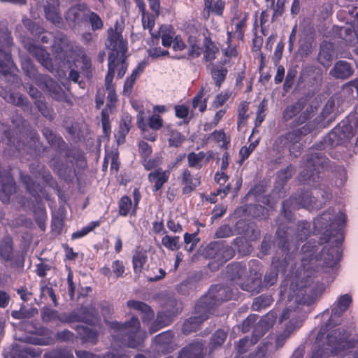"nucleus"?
<instances>
[{
  "label": "nucleus",
  "instance_id": "e433bc0d",
  "mask_svg": "<svg viewBox=\"0 0 358 358\" xmlns=\"http://www.w3.org/2000/svg\"><path fill=\"white\" fill-rule=\"evenodd\" d=\"M12 254V241L8 237L5 238L0 245L1 257L5 259H10Z\"/></svg>",
  "mask_w": 358,
  "mask_h": 358
},
{
  "label": "nucleus",
  "instance_id": "412c9836",
  "mask_svg": "<svg viewBox=\"0 0 358 358\" xmlns=\"http://www.w3.org/2000/svg\"><path fill=\"white\" fill-rule=\"evenodd\" d=\"M169 178V171L158 169L148 175L149 181L154 185L153 189L157 191L164 185Z\"/></svg>",
  "mask_w": 358,
  "mask_h": 358
},
{
  "label": "nucleus",
  "instance_id": "a18cd8bd",
  "mask_svg": "<svg viewBox=\"0 0 358 358\" xmlns=\"http://www.w3.org/2000/svg\"><path fill=\"white\" fill-rule=\"evenodd\" d=\"M184 241L185 243V248L187 251H192L198 242L199 241V238L196 234H187L186 233L184 236Z\"/></svg>",
  "mask_w": 358,
  "mask_h": 358
},
{
  "label": "nucleus",
  "instance_id": "423d86ee",
  "mask_svg": "<svg viewBox=\"0 0 358 358\" xmlns=\"http://www.w3.org/2000/svg\"><path fill=\"white\" fill-rule=\"evenodd\" d=\"M328 162V159L320 152H312L306 156L304 167L299 179L303 184L313 185L319 181L321 170Z\"/></svg>",
  "mask_w": 358,
  "mask_h": 358
},
{
  "label": "nucleus",
  "instance_id": "b1692460",
  "mask_svg": "<svg viewBox=\"0 0 358 358\" xmlns=\"http://www.w3.org/2000/svg\"><path fill=\"white\" fill-rule=\"evenodd\" d=\"M58 0H46L44 5V11L46 18L52 23L59 24L62 18L57 10Z\"/></svg>",
  "mask_w": 358,
  "mask_h": 358
},
{
  "label": "nucleus",
  "instance_id": "6ab92c4d",
  "mask_svg": "<svg viewBox=\"0 0 358 358\" xmlns=\"http://www.w3.org/2000/svg\"><path fill=\"white\" fill-rule=\"evenodd\" d=\"M234 16L231 19V26H234L235 34H237L238 38H242L243 36V29L246 26V20L248 13H243L236 7L233 10Z\"/></svg>",
  "mask_w": 358,
  "mask_h": 358
},
{
  "label": "nucleus",
  "instance_id": "20e7f679",
  "mask_svg": "<svg viewBox=\"0 0 358 358\" xmlns=\"http://www.w3.org/2000/svg\"><path fill=\"white\" fill-rule=\"evenodd\" d=\"M289 227L281 224L275 232V242L279 250L273 258L275 267L285 268L294 260L298 252V245L293 243Z\"/></svg>",
  "mask_w": 358,
  "mask_h": 358
},
{
  "label": "nucleus",
  "instance_id": "49530a36",
  "mask_svg": "<svg viewBox=\"0 0 358 358\" xmlns=\"http://www.w3.org/2000/svg\"><path fill=\"white\" fill-rule=\"evenodd\" d=\"M205 8L208 10V12L211 11L217 15H222L224 8L223 2L221 0H219L213 7H211V0H206Z\"/></svg>",
  "mask_w": 358,
  "mask_h": 358
},
{
  "label": "nucleus",
  "instance_id": "0eeeda50",
  "mask_svg": "<svg viewBox=\"0 0 358 358\" xmlns=\"http://www.w3.org/2000/svg\"><path fill=\"white\" fill-rule=\"evenodd\" d=\"M300 112H301V113L292 122V127H298L304 124L313 116L315 108L311 104L308 103L307 97H301L294 104L287 106L282 113L283 119L285 121H288Z\"/></svg>",
  "mask_w": 358,
  "mask_h": 358
},
{
  "label": "nucleus",
  "instance_id": "72a5a7b5",
  "mask_svg": "<svg viewBox=\"0 0 358 358\" xmlns=\"http://www.w3.org/2000/svg\"><path fill=\"white\" fill-rule=\"evenodd\" d=\"M43 80L45 83V87L51 92L52 96L57 99H59L63 96V89L57 85L52 78L43 77Z\"/></svg>",
  "mask_w": 358,
  "mask_h": 358
},
{
  "label": "nucleus",
  "instance_id": "6e6552de",
  "mask_svg": "<svg viewBox=\"0 0 358 358\" xmlns=\"http://www.w3.org/2000/svg\"><path fill=\"white\" fill-rule=\"evenodd\" d=\"M322 204L311 192H301L297 196H292L282 203V214L287 220L292 219V209L301 206L306 208H319Z\"/></svg>",
  "mask_w": 358,
  "mask_h": 358
},
{
  "label": "nucleus",
  "instance_id": "4d7b16f0",
  "mask_svg": "<svg viewBox=\"0 0 358 358\" xmlns=\"http://www.w3.org/2000/svg\"><path fill=\"white\" fill-rule=\"evenodd\" d=\"M145 263V257L141 254H137L133 257V266L136 273L141 272Z\"/></svg>",
  "mask_w": 358,
  "mask_h": 358
},
{
  "label": "nucleus",
  "instance_id": "c03bdc74",
  "mask_svg": "<svg viewBox=\"0 0 358 358\" xmlns=\"http://www.w3.org/2000/svg\"><path fill=\"white\" fill-rule=\"evenodd\" d=\"M205 155L203 152L198 153L191 152L187 156L189 166L200 167L201 162L203 159Z\"/></svg>",
  "mask_w": 358,
  "mask_h": 358
},
{
  "label": "nucleus",
  "instance_id": "774afa93",
  "mask_svg": "<svg viewBox=\"0 0 358 358\" xmlns=\"http://www.w3.org/2000/svg\"><path fill=\"white\" fill-rule=\"evenodd\" d=\"M211 342L213 347L221 346L224 343V331H217L214 334Z\"/></svg>",
  "mask_w": 358,
  "mask_h": 358
},
{
  "label": "nucleus",
  "instance_id": "ddd939ff",
  "mask_svg": "<svg viewBox=\"0 0 358 358\" xmlns=\"http://www.w3.org/2000/svg\"><path fill=\"white\" fill-rule=\"evenodd\" d=\"M352 303V297L346 294L341 296L336 303L331 307V317L327 324V326L336 325L337 323L334 322V317H339L344 312L347 310Z\"/></svg>",
  "mask_w": 358,
  "mask_h": 358
},
{
  "label": "nucleus",
  "instance_id": "bf43d9fd",
  "mask_svg": "<svg viewBox=\"0 0 358 358\" xmlns=\"http://www.w3.org/2000/svg\"><path fill=\"white\" fill-rule=\"evenodd\" d=\"M258 319V316L257 315H249L242 324V331L244 333L249 331L250 329L255 325L256 321Z\"/></svg>",
  "mask_w": 358,
  "mask_h": 358
},
{
  "label": "nucleus",
  "instance_id": "338daca9",
  "mask_svg": "<svg viewBox=\"0 0 358 358\" xmlns=\"http://www.w3.org/2000/svg\"><path fill=\"white\" fill-rule=\"evenodd\" d=\"M161 162L159 157H155L151 159L145 158L143 165L147 170H150L157 166Z\"/></svg>",
  "mask_w": 358,
  "mask_h": 358
},
{
  "label": "nucleus",
  "instance_id": "0e129e2a",
  "mask_svg": "<svg viewBox=\"0 0 358 358\" xmlns=\"http://www.w3.org/2000/svg\"><path fill=\"white\" fill-rule=\"evenodd\" d=\"M193 107L194 108H199L201 112H203L206 108V104L203 100V95L201 93L197 94L192 102Z\"/></svg>",
  "mask_w": 358,
  "mask_h": 358
},
{
  "label": "nucleus",
  "instance_id": "dca6fc26",
  "mask_svg": "<svg viewBox=\"0 0 358 358\" xmlns=\"http://www.w3.org/2000/svg\"><path fill=\"white\" fill-rule=\"evenodd\" d=\"M335 57V51L332 43L323 42L320 45L317 60L323 66L328 68L331 65Z\"/></svg>",
  "mask_w": 358,
  "mask_h": 358
},
{
  "label": "nucleus",
  "instance_id": "5fc2aeb1",
  "mask_svg": "<svg viewBox=\"0 0 358 358\" xmlns=\"http://www.w3.org/2000/svg\"><path fill=\"white\" fill-rule=\"evenodd\" d=\"M293 331L285 328V329L280 334L275 338V348L277 349L282 347L286 341V340L289 337L291 333Z\"/></svg>",
  "mask_w": 358,
  "mask_h": 358
},
{
  "label": "nucleus",
  "instance_id": "13d9d810",
  "mask_svg": "<svg viewBox=\"0 0 358 358\" xmlns=\"http://www.w3.org/2000/svg\"><path fill=\"white\" fill-rule=\"evenodd\" d=\"M173 334L171 332H163L155 337V341L161 345H167L172 341Z\"/></svg>",
  "mask_w": 358,
  "mask_h": 358
},
{
  "label": "nucleus",
  "instance_id": "58836bf2",
  "mask_svg": "<svg viewBox=\"0 0 358 358\" xmlns=\"http://www.w3.org/2000/svg\"><path fill=\"white\" fill-rule=\"evenodd\" d=\"M211 74L213 80L216 83V85L218 87H220L224 80L223 64L222 62H220L217 64H212Z\"/></svg>",
  "mask_w": 358,
  "mask_h": 358
},
{
  "label": "nucleus",
  "instance_id": "e2e57ef3",
  "mask_svg": "<svg viewBox=\"0 0 358 358\" xmlns=\"http://www.w3.org/2000/svg\"><path fill=\"white\" fill-rule=\"evenodd\" d=\"M149 57L152 58H158L166 56L169 54L168 50H162L161 48H151L148 50Z\"/></svg>",
  "mask_w": 358,
  "mask_h": 358
},
{
  "label": "nucleus",
  "instance_id": "69168bd1",
  "mask_svg": "<svg viewBox=\"0 0 358 358\" xmlns=\"http://www.w3.org/2000/svg\"><path fill=\"white\" fill-rule=\"evenodd\" d=\"M83 330L84 331L83 335L82 336L83 338L86 341H89L93 343H95L97 338L96 333L88 328H83Z\"/></svg>",
  "mask_w": 358,
  "mask_h": 358
},
{
  "label": "nucleus",
  "instance_id": "1a4fd4ad",
  "mask_svg": "<svg viewBox=\"0 0 358 358\" xmlns=\"http://www.w3.org/2000/svg\"><path fill=\"white\" fill-rule=\"evenodd\" d=\"M224 298V287L221 285L210 287L206 296L203 297L196 305L199 313L204 312L207 314L210 309L222 305Z\"/></svg>",
  "mask_w": 358,
  "mask_h": 358
},
{
  "label": "nucleus",
  "instance_id": "a211bd4d",
  "mask_svg": "<svg viewBox=\"0 0 358 358\" xmlns=\"http://www.w3.org/2000/svg\"><path fill=\"white\" fill-rule=\"evenodd\" d=\"M314 129V124L312 122H308L300 128L292 129L287 132L286 134L289 144H294L299 143L301 138L311 133Z\"/></svg>",
  "mask_w": 358,
  "mask_h": 358
},
{
  "label": "nucleus",
  "instance_id": "39448f33",
  "mask_svg": "<svg viewBox=\"0 0 358 358\" xmlns=\"http://www.w3.org/2000/svg\"><path fill=\"white\" fill-rule=\"evenodd\" d=\"M324 330L321 328L314 345L311 358H326L331 353L342 351L345 346V341L350 336L349 333L343 329L338 328L327 336L325 343L320 344V340L323 337Z\"/></svg>",
  "mask_w": 358,
  "mask_h": 358
},
{
  "label": "nucleus",
  "instance_id": "9d476101",
  "mask_svg": "<svg viewBox=\"0 0 358 358\" xmlns=\"http://www.w3.org/2000/svg\"><path fill=\"white\" fill-rule=\"evenodd\" d=\"M12 39L8 33H3L0 37V72L3 74L13 73L15 66L11 60L9 48Z\"/></svg>",
  "mask_w": 358,
  "mask_h": 358
},
{
  "label": "nucleus",
  "instance_id": "680f3d73",
  "mask_svg": "<svg viewBox=\"0 0 358 358\" xmlns=\"http://www.w3.org/2000/svg\"><path fill=\"white\" fill-rule=\"evenodd\" d=\"M112 269L116 278H120L124 272V265L122 262L115 260L112 263Z\"/></svg>",
  "mask_w": 358,
  "mask_h": 358
},
{
  "label": "nucleus",
  "instance_id": "f257e3e1",
  "mask_svg": "<svg viewBox=\"0 0 358 358\" xmlns=\"http://www.w3.org/2000/svg\"><path fill=\"white\" fill-rule=\"evenodd\" d=\"M323 289V285L317 283L305 285L300 288L296 295L289 299L287 307L282 313L280 322L288 320L285 327L292 331L299 328L307 313L303 310V306H309L313 303L320 296Z\"/></svg>",
  "mask_w": 358,
  "mask_h": 358
},
{
  "label": "nucleus",
  "instance_id": "4be33fe9",
  "mask_svg": "<svg viewBox=\"0 0 358 358\" xmlns=\"http://www.w3.org/2000/svg\"><path fill=\"white\" fill-rule=\"evenodd\" d=\"M226 275L225 278H227L231 282H235L236 284L241 285V283H238V280L245 273V266H243L240 263L235 262L229 264L227 266L225 271Z\"/></svg>",
  "mask_w": 358,
  "mask_h": 358
},
{
  "label": "nucleus",
  "instance_id": "3c124183",
  "mask_svg": "<svg viewBox=\"0 0 358 358\" xmlns=\"http://www.w3.org/2000/svg\"><path fill=\"white\" fill-rule=\"evenodd\" d=\"M296 75V71L295 70H289L288 71L286 78H285V83L283 84V90L285 92H287L293 86Z\"/></svg>",
  "mask_w": 358,
  "mask_h": 358
},
{
  "label": "nucleus",
  "instance_id": "603ef678",
  "mask_svg": "<svg viewBox=\"0 0 358 358\" xmlns=\"http://www.w3.org/2000/svg\"><path fill=\"white\" fill-rule=\"evenodd\" d=\"M233 31H234V29L232 28L231 31H227V34L229 36V41H228L229 46H228V48L227 50H225V57H228L234 58L235 59H238V51L236 50V46H231V44L230 38L231 37V34H232Z\"/></svg>",
  "mask_w": 358,
  "mask_h": 358
},
{
  "label": "nucleus",
  "instance_id": "bb28decb",
  "mask_svg": "<svg viewBox=\"0 0 358 358\" xmlns=\"http://www.w3.org/2000/svg\"><path fill=\"white\" fill-rule=\"evenodd\" d=\"M244 211L248 215L259 220L266 219L268 217V210L259 204L248 205Z\"/></svg>",
  "mask_w": 358,
  "mask_h": 358
},
{
  "label": "nucleus",
  "instance_id": "7c9ffc66",
  "mask_svg": "<svg viewBox=\"0 0 358 358\" xmlns=\"http://www.w3.org/2000/svg\"><path fill=\"white\" fill-rule=\"evenodd\" d=\"M165 131H167L166 135L169 136L168 141L170 146L179 147L185 140L184 135L178 131L171 129L169 126L164 127Z\"/></svg>",
  "mask_w": 358,
  "mask_h": 358
},
{
  "label": "nucleus",
  "instance_id": "09e8293b",
  "mask_svg": "<svg viewBox=\"0 0 358 358\" xmlns=\"http://www.w3.org/2000/svg\"><path fill=\"white\" fill-rule=\"evenodd\" d=\"M289 144L286 134L278 136L274 141L273 149L280 152L283 148Z\"/></svg>",
  "mask_w": 358,
  "mask_h": 358
},
{
  "label": "nucleus",
  "instance_id": "cd10ccee",
  "mask_svg": "<svg viewBox=\"0 0 358 358\" xmlns=\"http://www.w3.org/2000/svg\"><path fill=\"white\" fill-rule=\"evenodd\" d=\"M338 34L341 38L347 43L352 45L358 43V29L353 26L341 27Z\"/></svg>",
  "mask_w": 358,
  "mask_h": 358
},
{
  "label": "nucleus",
  "instance_id": "4c0bfd02",
  "mask_svg": "<svg viewBox=\"0 0 358 358\" xmlns=\"http://www.w3.org/2000/svg\"><path fill=\"white\" fill-rule=\"evenodd\" d=\"M112 70H113V64H110V71L106 76L105 78V85L106 87V90L108 91V99L110 100V101L112 103L116 99V95L115 93V90L113 88V86L112 85L113 82V75H112Z\"/></svg>",
  "mask_w": 358,
  "mask_h": 358
},
{
  "label": "nucleus",
  "instance_id": "473e14b6",
  "mask_svg": "<svg viewBox=\"0 0 358 358\" xmlns=\"http://www.w3.org/2000/svg\"><path fill=\"white\" fill-rule=\"evenodd\" d=\"M127 306L130 308H133L143 313L145 315L144 322H145L147 320L153 317L154 314L152 311L150 310V307L143 302L138 301H129L127 302Z\"/></svg>",
  "mask_w": 358,
  "mask_h": 358
},
{
  "label": "nucleus",
  "instance_id": "c756f323",
  "mask_svg": "<svg viewBox=\"0 0 358 358\" xmlns=\"http://www.w3.org/2000/svg\"><path fill=\"white\" fill-rule=\"evenodd\" d=\"M224 241L222 240L214 241L210 243L205 249V254L209 258L222 256Z\"/></svg>",
  "mask_w": 358,
  "mask_h": 358
},
{
  "label": "nucleus",
  "instance_id": "f3484780",
  "mask_svg": "<svg viewBox=\"0 0 358 358\" xmlns=\"http://www.w3.org/2000/svg\"><path fill=\"white\" fill-rule=\"evenodd\" d=\"M354 73L350 64L346 61L340 60L335 63L330 70L329 74L336 79H347Z\"/></svg>",
  "mask_w": 358,
  "mask_h": 358
},
{
  "label": "nucleus",
  "instance_id": "a19ab883",
  "mask_svg": "<svg viewBox=\"0 0 358 358\" xmlns=\"http://www.w3.org/2000/svg\"><path fill=\"white\" fill-rule=\"evenodd\" d=\"M179 240L178 236L166 235L162 238V243L167 249L175 251L179 249Z\"/></svg>",
  "mask_w": 358,
  "mask_h": 358
},
{
  "label": "nucleus",
  "instance_id": "de8ad7c7",
  "mask_svg": "<svg viewBox=\"0 0 358 358\" xmlns=\"http://www.w3.org/2000/svg\"><path fill=\"white\" fill-rule=\"evenodd\" d=\"M218 53L217 48L213 43H210L206 45L204 57L207 61H212L215 59Z\"/></svg>",
  "mask_w": 358,
  "mask_h": 358
},
{
  "label": "nucleus",
  "instance_id": "9b49d317",
  "mask_svg": "<svg viewBox=\"0 0 358 358\" xmlns=\"http://www.w3.org/2000/svg\"><path fill=\"white\" fill-rule=\"evenodd\" d=\"M353 136L352 127L345 122H342L329 132L326 142L331 147H336L348 142Z\"/></svg>",
  "mask_w": 358,
  "mask_h": 358
},
{
  "label": "nucleus",
  "instance_id": "7ed1b4c3",
  "mask_svg": "<svg viewBox=\"0 0 358 358\" xmlns=\"http://www.w3.org/2000/svg\"><path fill=\"white\" fill-rule=\"evenodd\" d=\"M122 27L116 22L115 29L110 28L108 29V37L106 43L107 47L111 50L108 58V71H110V64H113L112 75L114 77L115 71L117 73V77L122 78L127 70V64L125 62V53L127 50V42L123 39Z\"/></svg>",
  "mask_w": 358,
  "mask_h": 358
},
{
  "label": "nucleus",
  "instance_id": "864d4df0",
  "mask_svg": "<svg viewBox=\"0 0 358 358\" xmlns=\"http://www.w3.org/2000/svg\"><path fill=\"white\" fill-rule=\"evenodd\" d=\"M148 125L152 129L159 130L163 125V120L159 115L154 114L150 117Z\"/></svg>",
  "mask_w": 358,
  "mask_h": 358
},
{
  "label": "nucleus",
  "instance_id": "052dcab7",
  "mask_svg": "<svg viewBox=\"0 0 358 358\" xmlns=\"http://www.w3.org/2000/svg\"><path fill=\"white\" fill-rule=\"evenodd\" d=\"M286 1L287 0H277L275 6L271 7L274 10L272 16L273 20L274 18L280 17L283 14Z\"/></svg>",
  "mask_w": 358,
  "mask_h": 358
},
{
  "label": "nucleus",
  "instance_id": "aec40b11",
  "mask_svg": "<svg viewBox=\"0 0 358 358\" xmlns=\"http://www.w3.org/2000/svg\"><path fill=\"white\" fill-rule=\"evenodd\" d=\"M152 39L162 38V44L164 47H170L175 37L173 28L171 25H162L156 34L151 33Z\"/></svg>",
  "mask_w": 358,
  "mask_h": 358
},
{
  "label": "nucleus",
  "instance_id": "f704fd0d",
  "mask_svg": "<svg viewBox=\"0 0 358 358\" xmlns=\"http://www.w3.org/2000/svg\"><path fill=\"white\" fill-rule=\"evenodd\" d=\"M272 303V298L269 295H261L256 297L252 303V308L253 310L259 311L270 306Z\"/></svg>",
  "mask_w": 358,
  "mask_h": 358
},
{
  "label": "nucleus",
  "instance_id": "f03ea898",
  "mask_svg": "<svg viewBox=\"0 0 358 358\" xmlns=\"http://www.w3.org/2000/svg\"><path fill=\"white\" fill-rule=\"evenodd\" d=\"M346 216L344 213L339 212L336 216L331 215L329 212L324 213L318 217L314 222V228L321 234L320 241L311 238L308 242L302 246V251L304 253H308V257H312L317 250L319 245L327 243L331 237V231L336 226L337 228L342 227L345 223Z\"/></svg>",
  "mask_w": 358,
  "mask_h": 358
},
{
  "label": "nucleus",
  "instance_id": "37998d69",
  "mask_svg": "<svg viewBox=\"0 0 358 358\" xmlns=\"http://www.w3.org/2000/svg\"><path fill=\"white\" fill-rule=\"evenodd\" d=\"M132 202L129 197L123 196L119 203V213L122 216H126L130 212Z\"/></svg>",
  "mask_w": 358,
  "mask_h": 358
},
{
  "label": "nucleus",
  "instance_id": "2f4dec72",
  "mask_svg": "<svg viewBox=\"0 0 358 358\" xmlns=\"http://www.w3.org/2000/svg\"><path fill=\"white\" fill-rule=\"evenodd\" d=\"M298 55L301 57H307L310 55L315 48L313 41L309 38H303L299 42Z\"/></svg>",
  "mask_w": 358,
  "mask_h": 358
},
{
  "label": "nucleus",
  "instance_id": "c9c22d12",
  "mask_svg": "<svg viewBox=\"0 0 358 358\" xmlns=\"http://www.w3.org/2000/svg\"><path fill=\"white\" fill-rule=\"evenodd\" d=\"M257 343V339H253L252 337L245 336L243 338L239 340L236 345V350L238 354L245 353L250 347Z\"/></svg>",
  "mask_w": 358,
  "mask_h": 358
},
{
  "label": "nucleus",
  "instance_id": "f8f14e48",
  "mask_svg": "<svg viewBox=\"0 0 358 358\" xmlns=\"http://www.w3.org/2000/svg\"><path fill=\"white\" fill-rule=\"evenodd\" d=\"M338 238L336 240V248H324L322 251V259L328 267H334L339 260L340 254L338 249V245L343 240V234L340 231L336 232Z\"/></svg>",
  "mask_w": 358,
  "mask_h": 358
},
{
  "label": "nucleus",
  "instance_id": "a878e982",
  "mask_svg": "<svg viewBox=\"0 0 358 358\" xmlns=\"http://www.w3.org/2000/svg\"><path fill=\"white\" fill-rule=\"evenodd\" d=\"M203 344L195 342L189 345L184 349L178 358H202Z\"/></svg>",
  "mask_w": 358,
  "mask_h": 358
},
{
  "label": "nucleus",
  "instance_id": "ea45409f",
  "mask_svg": "<svg viewBox=\"0 0 358 358\" xmlns=\"http://www.w3.org/2000/svg\"><path fill=\"white\" fill-rule=\"evenodd\" d=\"M310 225L307 222H301L297 227L296 238L298 241H305L310 234Z\"/></svg>",
  "mask_w": 358,
  "mask_h": 358
},
{
  "label": "nucleus",
  "instance_id": "2eb2a0df",
  "mask_svg": "<svg viewBox=\"0 0 358 358\" xmlns=\"http://www.w3.org/2000/svg\"><path fill=\"white\" fill-rule=\"evenodd\" d=\"M123 328L127 331L128 334H134V337L137 338L136 341L133 338L129 341V345L131 348L137 347L143 341L145 333L139 330L140 323L137 319L133 317L129 322L123 325Z\"/></svg>",
  "mask_w": 358,
  "mask_h": 358
},
{
  "label": "nucleus",
  "instance_id": "393cba45",
  "mask_svg": "<svg viewBox=\"0 0 358 358\" xmlns=\"http://www.w3.org/2000/svg\"><path fill=\"white\" fill-rule=\"evenodd\" d=\"M146 66L147 62L145 61H142L138 64V66L132 71L131 74L126 79L124 82L123 90L124 94H130L136 80L144 71Z\"/></svg>",
  "mask_w": 358,
  "mask_h": 358
},
{
  "label": "nucleus",
  "instance_id": "5701e85b",
  "mask_svg": "<svg viewBox=\"0 0 358 358\" xmlns=\"http://www.w3.org/2000/svg\"><path fill=\"white\" fill-rule=\"evenodd\" d=\"M196 315L191 317L183 324L182 330L185 334H189L197 329L199 324L206 320L208 317V314L204 312L199 313L196 308Z\"/></svg>",
  "mask_w": 358,
  "mask_h": 358
},
{
  "label": "nucleus",
  "instance_id": "8fccbe9b",
  "mask_svg": "<svg viewBox=\"0 0 358 358\" xmlns=\"http://www.w3.org/2000/svg\"><path fill=\"white\" fill-rule=\"evenodd\" d=\"M277 278V270H271L266 273L264 278V284L266 287H271L276 282Z\"/></svg>",
  "mask_w": 358,
  "mask_h": 358
},
{
  "label": "nucleus",
  "instance_id": "4468645a",
  "mask_svg": "<svg viewBox=\"0 0 358 358\" xmlns=\"http://www.w3.org/2000/svg\"><path fill=\"white\" fill-rule=\"evenodd\" d=\"M275 316L272 313H269L264 316L254 326L252 338L259 339L264 335V334L271 327L275 322Z\"/></svg>",
  "mask_w": 358,
  "mask_h": 358
},
{
  "label": "nucleus",
  "instance_id": "6e6d98bb",
  "mask_svg": "<svg viewBox=\"0 0 358 358\" xmlns=\"http://www.w3.org/2000/svg\"><path fill=\"white\" fill-rule=\"evenodd\" d=\"M142 24L144 29H149L150 32L155 26V17L146 13H142Z\"/></svg>",
  "mask_w": 358,
  "mask_h": 358
},
{
  "label": "nucleus",
  "instance_id": "c85d7f7f",
  "mask_svg": "<svg viewBox=\"0 0 358 358\" xmlns=\"http://www.w3.org/2000/svg\"><path fill=\"white\" fill-rule=\"evenodd\" d=\"M182 182L184 185L183 192L188 194L200 184V180L197 177H192L189 171L186 169L182 173Z\"/></svg>",
  "mask_w": 358,
  "mask_h": 358
},
{
  "label": "nucleus",
  "instance_id": "79ce46f5",
  "mask_svg": "<svg viewBox=\"0 0 358 358\" xmlns=\"http://www.w3.org/2000/svg\"><path fill=\"white\" fill-rule=\"evenodd\" d=\"M100 222L99 221L91 222L87 226L83 227L80 230H78L72 234L71 237L73 239L80 238L86 236L88 233L99 226Z\"/></svg>",
  "mask_w": 358,
  "mask_h": 358
}]
</instances>
